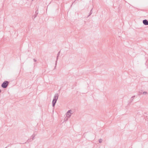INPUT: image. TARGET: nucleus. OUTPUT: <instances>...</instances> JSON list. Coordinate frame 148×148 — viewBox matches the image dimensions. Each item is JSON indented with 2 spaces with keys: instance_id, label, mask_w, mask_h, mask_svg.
<instances>
[{
  "instance_id": "nucleus-1",
  "label": "nucleus",
  "mask_w": 148,
  "mask_h": 148,
  "mask_svg": "<svg viewBox=\"0 0 148 148\" xmlns=\"http://www.w3.org/2000/svg\"><path fill=\"white\" fill-rule=\"evenodd\" d=\"M9 82L8 81L3 82L1 84V87L3 88H5L7 87Z\"/></svg>"
},
{
  "instance_id": "nucleus-2",
  "label": "nucleus",
  "mask_w": 148,
  "mask_h": 148,
  "mask_svg": "<svg viewBox=\"0 0 148 148\" xmlns=\"http://www.w3.org/2000/svg\"><path fill=\"white\" fill-rule=\"evenodd\" d=\"M71 110H69L67 112L66 114V116L68 118H70L71 116Z\"/></svg>"
},
{
  "instance_id": "nucleus-3",
  "label": "nucleus",
  "mask_w": 148,
  "mask_h": 148,
  "mask_svg": "<svg viewBox=\"0 0 148 148\" xmlns=\"http://www.w3.org/2000/svg\"><path fill=\"white\" fill-rule=\"evenodd\" d=\"M59 97V95L58 94L56 93L55 94V96L53 97V100L57 101Z\"/></svg>"
},
{
  "instance_id": "nucleus-4",
  "label": "nucleus",
  "mask_w": 148,
  "mask_h": 148,
  "mask_svg": "<svg viewBox=\"0 0 148 148\" xmlns=\"http://www.w3.org/2000/svg\"><path fill=\"white\" fill-rule=\"evenodd\" d=\"M35 136V135H32L31 137H32V139H31V138H30V139H29L27 140V141H26V142L25 143H29V142H31V141H32L34 139V137Z\"/></svg>"
},
{
  "instance_id": "nucleus-5",
  "label": "nucleus",
  "mask_w": 148,
  "mask_h": 148,
  "mask_svg": "<svg viewBox=\"0 0 148 148\" xmlns=\"http://www.w3.org/2000/svg\"><path fill=\"white\" fill-rule=\"evenodd\" d=\"M143 22L144 25H148V21L147 19H145L143 20Z\"/></svg>"
},
{
  "instance_id": "nucleus-6",
  "label": "nucleus",
  "mask_w": 148,
  "mask_h": 148,
  "mask_svg": "<svg viewBox=\"0 0 148 148\" xmlns=\"http://www.w3.org/2000/svg\"><path fill=\"white\" fill-rule=\"evenodd\" d=\"M57 101H56L55 100H53L52 101V106L53 107H54V106L55 105Z\"/></svg>"
},
{
  "instance_id": "nucleus-7",
  "label": "nucleus",
  "mask_w": 148,
  "mask_h": 148,
  "mask_svg": "<svg viewBox=\"0 0 148 148\" xmlns=\"http://www.w3.org/2000/svg\"><path fill=\"white\" fill-rule=\"evenodd\" d=\"M135 97V96H133L131 98H130V100L129 102V103H131L132 101H133V99H134V97Z\"/></svg>"
},
{
  "instance_id": "nucleus-8",
  "label": "nucleus",
  "mask_w": 148,
  "mask_h": 148,
  "mask_svg": "<svg viewBox=\"0 0 148 148\" xmlns=\"http://www.w3.org/2000/svg\"><path fill=\"white\" fill-rule=\"evenodd\" d=\"M92 9H93V8H92L90 12V13H89V15L88 16V17L89 16H90L92 14Z\"/></svg>"
},
{
  "instance_id": "nucleus-9",
  "label": "nucleus",
  "mask_w": 148,
  "mask_h": 148,
  "mask_svg": "<svg viewBox=\"0 0 148 148\" xmlns=\"http://www.w3.org/2000/svg\"><path fill=\"white\" fill-rule=\"evenodd\" d=\"M59 57V56H57L56 61L55 67H56V66L57 65V61H58V60Z\"/></svg>"
},
{
  "instance_id": "nucleus-10",
  "label": "nucleus",
  "mask_w": 148,
  "mask_h": 148,
  "mask_svg": "<svg viewBox=\"0 0 148 148\" xmlns=\"http://www.w3.org/2000/svg\"><path fill=\"white\" fill-rule=\"evenodd\" d=\"M102 139L101 138H100L99 140V143H101L102 142Z\"/></svg>"
},
{
  "instance_id": "nucleus-11",
  "label": "nucleus",
  "mask_w": 148,
  "mask_h": 148,
  "mask_svg": "<svg viewBox=\"0 0 148 148\" xmlns=\"http://www.w3.org/2000/svg\"><path fill=\"white\" fill-rule=\"evenodd\" d=\"M38 10H37L36 11V12H35V14H36V15H37L38 14Z\"/></svg>"
},
{
  "instance_id": "nucleus-12",
  "label": "nucleus",
  "mask_w": 148,
  "mask_h": 148,
  "mask_svg": "<svg viewBox=\"0 0 148 148\" xmlns=\"http://www.w3.org/2000/svg\"><path fill=\"white\" fill-rule=\"evenodd\" d=\"M147 93V92L144 91L143 92L142 94L143 95H146Z\"/></svg>"
},
{
  "instance_id": "nucleus-13",
  "label": "nucleus",
  "mask_w": 148,
  "mask_h": 148,
  "mask_svg": "<svg viewBox=\"0 0 148 148\" xmlns=\"http://www.w3.org/2000/svg\"><path fill=\"white\" fill-rule=\"evenodd\" d=\"M60 51H59L58 53L57 54V56H59V55H60Z\"/></svg>"
},
{
  "instance_id": "nucleus-14",
  "label": "nucleus",
  "mask_w": 148,
  "mask_h": 148,
  "mask_svg": "<svg viewBox=\"0 0 148 148\" xmlns=\"http://www.w3.org/2000/svg\"><path fill=\"white\" fill-rule=\"evenodd\" d=\"M37 15H36V14H34V18H35L37 16Z\"/></svg>"
},
{
  "instance_id": "nucleus-15",
  "label": "nucleus",
  "mask_w": 148,
  "mask_h": 148,
  "mask_svg": "<svg viewBox=\"0 0 148 148\" xmlns=\"http://www.w3.org/2000/svg\"><path fill=\"white\" fill-rule=\"evenodd\" d=\"M33 60L34 61V62H36V59H34Z\"/></svg>"
},
{
  "instance_id": "nucleus-16",
  "label": "nucleus",
  "mask_w": 148,
  "mask_h": 148,
  "mask_svg": "<svg viewBox=\"0 0 148 148\" xmlns=\"http://www.w3.org/2000/svg\"><path fill=\"white\" fill-rule=\"evenodd\" d=\"M1 90L0 89V93L1 92Z\"/></svg>"
}]
</instances>
